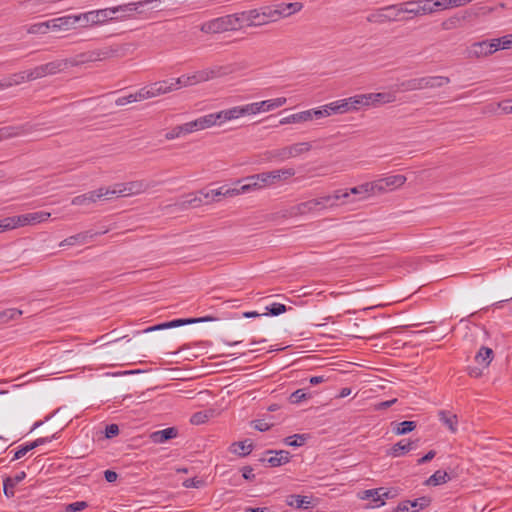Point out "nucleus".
Returning <instances> with one entry per match:
<instances>
[{"label":"nucleus","instance_id":"72a5a7b5","mask_svg":"<svg viewBox=\"0 0 512 512\" xmlns=\"http://www.w3.org/2000/svg\"><path fill=\"white\" fill-rule=\"evenodd\" d=\"M236 195H238L237 184L233 188H228L226 186H222L218 189H211V199L213 201H218L220 196L233 197Z\"/></svg>","mask_w":512,"mask_h":512},{"label":"nucleus","instance_id":"c9c22d12","mask_svg":"<svg viewBox=\"0 0 512 512\" xmlns=\"http://www.w3.org/2000/svg\"><path fill=\"white\" fill-rule=\"evenodd\" d=\"M289 150L290 158L297 157L303 153H306L312 149V145L309 142H300L287 146Z\"/></svg>","mask_w":512,"mask_h":512},{"label":"nucleus","instance_id":"423d86ee","mask_svg":"<svg viewBox=\"0 0 512 512\" xmlns=\"http://www.w3.org/2000/svg\"><path fill=\"white\" fill-rule=\"evenodd\" d=\"M233 72H235V67L233 64L216 65L210 68L197 71L192 75H188V77L191 86L200 82H205L211 79L223 77Z\"/></svg>","mask_w":512,"mask_h":512},{"label":"nucleus","instance_id":"8fccbe9b","mask_svg":"<svg viewBox=\"0 0 512 512\" xmlns=\"http://www.w3.org/2000/svg\"><path fill=\"white\" fill-rule=\"evenodd\" d=\"M496 50L512 48V34L493 39Z\"/></svg>","mask_w":512,"mask_h":512},{"label":"nucleus","instance_id":"ea45409f","mask_svg":"<svg viewBox=\"0 0 512 512\" xmlns=\"http://www.w3.org/2000/svg\"><path fill=\"white\" fill-rule=\"evenodd\" d=\"M26 131L27 130L25 129V126H20V127L8 126V127L0 128V140H2L4 138H11V137L19 136V135L25 133Z\"/></svg>","mask_w":512,"mask_h":512},{"label":"nucleus","instance_id":"49530a36","mask_svg":"<svg viewBox=\"0 0 512 512\" xmlns=\"http://www.w3.org/2000/svg\"><path fill=\"white\" fill-rule=\"evenodd\" d=\"M431 504V498L427 496H422L414 500H409V505L411 507V512H417L421 509L428 507Z\"/></svg>","mask_w":512,"mask_h":512},{"label":"nucleus","instance_id":"f257e3e1","mask_svg":"<svg viewBox=\"0 0 512 512\" xmlns=\"http://www.w3.org/2000/svg\"><path fill=\"white\" fill-rule=\"evenodd\" d=\"M303 8L300 2L279 3L240 12L245 27H260L288 17Z\"/></svg>","mask_w":512,"mask_h":512},{"label":"nucleus","instance_id":"864d4df0","mask_svg":"<svg viewBox=\"0 0 512 512\" xmlns=\"http://www.w3.org/2000/svg\"><path fill=\"white\" fill-rule=\"evenodd\" d=\"M141 100H145V99H144V97H140V90H139L138 92H136L134 94H129L127 96L119 97L115 103L117 106H124L126 104L136 102V101H141Z\"/></svg>","mask_w":512,"mask_h":512},{"label":"nucleus","instance_id":"f704fd0d","mask_svg":"<svg viewBox=\"0 0 512 512\" xmlns=\"http://www.w3.org/2000/svg\"><path fill=\"white\" fill-rule=\"evenodd\" d=\"M310 112L301 111L299 113H295L292 115H289L287 117H284L280 120L281 125L290 124V123H301V122H307L309 121Z\"/></svg>","mask_w":512,"mask_h":512},{"label":"nucleus","instance_id":"774afa93","mask_svg":"<svg viewBox=\"0 0 512 512\" xmlns=\"http://www.w3.org/2000/svg\"><path fill=\"white\" fill-rule=\"evenodd\" d=\"M33 0H24L20 2V5L23 6L25 9L31 10L32 12H41L42 9L39 7L43 5L40 1L32 2Z\"/></svg>","mask_w":512,"mask_h":512},{"label":"nucleus","instance_id":"5701e85b","mask_svg":"<svg viewBox=\"0 0 512 512\" xmlns=\"http://www.w3.org/2000/svg\"><path fill=\"white\" fill-rule=\"evenodd\" d=\"M253 450V442L250 439H245L244 441L239 442H233L230 447L229 451L231 453L237 454L241 457H245L249 455Z\"/></svg>","mask_w":512,"mask_h":512},{"label":"nucleus","instance_id":"a18cd8bd","mask_svg":"<svg viewBox=\"0 0 512 512\" xmlns=\"http://www.w3.org/2000/svg\"><path fill=\"white\" fill-rule=\"evenodd\" d=\"M65 60L68 61V65L70 66H79L85 63L93 62L90 51L82 52L80 54H77L75 57Z\"/></svg>","mask_w":512,"mask_h":512},{"label":"nucleus","instance_id":"4d7b16f0","mask_svg":"<svg viewBox=\"0 0 512 512\" xmlns=\"http://www.w3.org/2000/svg\"><path fill=\"white\" fill-rule=\"evenodd\" d=\"M170 85L173 87V90H177L181 87L190 86L188 75H182L178 78L169 79Z\"/></svg>","mask_w":512,"mask_h":512},{"label":"nucleus","instance_id":"6e6552de","mask_svg":"<svg viewBox=\"0 0 512 512\" xmlns=\"http://www.w3.org/2000/svg\"><path fill=\"white\" fill-rule=\"evenodd\" d=\"M392 5H388L385 7H382L375 12L369 14L366 17V20L370 23H378L383 24L385 22H391V21H408L410 20L409 17H401V13H398V11L395 10H389L388 8H391Z\"/></svg>","mask_w":512,"mask_h":512},{"label":"nucleus","instance_id":"9d476101","mask_svg":"<svg viewBox=\"0 0 512 512\" xmlns=\"http://www.w3.org/2000/svg\"><path fill=\"white\" fill-rule=\"evenodd\" d=\"M156 2L157 0H144L113 7L115 14L120 13V15L114 16V18L115 20H117L126 17H131L135 13H141L142 10H140V8L145 6H150V9H154L157 7L156 5H154Z\"/></svg>","mask_w":512,"mask_h":512},{"label":"nucleus","instance_id":"5fc2aeb1","mask_svg":"<svg viewBox=\"0 0 512 512\" xmlns=\"http://www.w3.org/2000/svg\"><path fill=\"white\" fill-rule=\"evenodd\" d=\"M49 21L36 23L28 28L29 34H45L50 30Z\"/></svg>","mask_w":512,"mask_h":512},{"label":"nucleus","instance_id":"6e6d98bb","mask_svg":"<svg viewBox=\"0 0 512 512\" xmlns=\"http://www.w3.org/2000/svg\"><path fill=\"white\" fill-rule=\"evenodd\" d=\"M200 120L202 130L210 128L214 125H217V120L215 117V113H210L198 118Z\"/></svg>","mask_w":512,"mask_h":512},{"label":"nucleus","instance_id":"13d9d810","mask_svg":"<svg viewBox=\"0 0 512 512\" xmlns=\"http://www.w3.org/2000/svg\"><path fill=\"white\" fill-rule=\"evenodd\" d=\"M308 398H310V395L305 393L304 389H298L290 395L289 401L292 404H298Z\"/></svg>","mask_w":512,"mask_h":512},{"label":"nucleus","instance_id":"0eeeda50","mask_svg":"<svg viewBox=\"0 0 512 512\" xmlns=\"http://www.w3.org/2000/svg\"><path fill=\"white\" fill-rule=\"evenodd\" d=\"M215 320H216V318L212 317V316H204V317H199V318H178V319H173L171 321L156 324L154 326H150V327L146 328L144 330V332L149 333V332L159 331V330H164V329L177 328V327L188 325V324L215 321Z\"/></svg>","mask_w":512,"mask_h":512},{"label":"nucleus","instance_id":"f8f14e48","mask_svg":"<svg viewBox=\"0 0 512 512\" xmlns=\"http://www.w3.org/2000/svg\"><path fill=\"white\" fill-rule=\"evenodd\" d=\"M123 45H112L90 51L92 61H103L109 58L122 57L126 53Z\"/></svg>","mask_w":512,"mask_h":512},{"label":"nucleus","instance_id":"58836bf2","mask_svg":"<svg viewBox=\"0 0 512 512\" xmlns=\"http://www.w3.org/2000/svg\"><path fill=\"white\" fill-rule=\"evenodd\" d=\"M261 187L271 186L279 182V175L273 171L258 173Z\"/></svg>","mask_w":512,"mask_h":512},{"label":"nucleus","instance_id":"412c9836","mask_svg":"<svg viewBox=\"0 0 512 512\" xmlns=\"http://www.w3.org/2000/svg\"><path fill=\"white\" fill-rule=\"evenodd\" d=\"M90 12L91 16L89 17L91 20V25H99L105 23L108 20H115V11L113 8L100 9Z\"/></svg>","mask_w":512,"mask_h":512},{"label":"nucleus","instance_id":"2f4dec72","mask_svg":"<svg viewBox=\"0 0 512 512\" xmlns=\"http://www.w3.org/2000/svg\"><path fill=\"white\" fill-rule=\"evenodd\" d=\"M413 448L412 441L400 440L396 444H394L390 449V454L393 457H399L409 452Z\"/></svg>","mask_w":512,"mask_h":512},{"label":"nucleus","instance_id":"9b49d317","mask_svg":"<svg viewBox=\"0 0 512 512\" xmlns=\"http://www.w3.org/2000/svg\"><path fill=\"white\" fill-rule=\"evenodd\" d=\"M154 186L155 184L153 182H148L146 180H135L127 183L117 184V187H119L118 192L122 196L138 195Z\"/></svg>","mask_w":512,"mask_h":512},{"label":"nucleus","instance_id":"680f3d73","mask_svg":"<svg viewBox=\"0 0 512 512\" xmlns=\"http://www.w3.org/2000/svg\"><path fill=\"white\" fill-rule=\"evenodd\" d=\"M100 190H102V199H106V200H109V199H112L114 197H118V196H122L121 194H119V187H117V184L114 185V187L112 189L110 188H100Z\"/></svg>","mask_w":512,"mask_h":512},{"label":"nucleus","instance_id":"4c0bfd02","mask_svg":"<svg viewBox=\"0 0 512 512\" xmlns=\"http://www.w3.org/2000/svg\"><path fill=\"white\" fill-rule=\"evenodd\" d=\"M286 102H287V99L285 97H279V98H275V99L261 101V102H259V105L261 107V110L263 112H266V111H271L276 108H279V107L285 105Z\"/></svg>","mask_w":512,"mask_h":512},{"label":"nucleus","instance_id":"0e129e2a","mask_svg":"<svg viewBox=\"0 0 512 512\" xmlns=\"http://www.w3.org/2000/svg\"><path fill=\"white\" fill-rule=\"evenodd\" d=\"M88 503L85 501H77L66 505L65 512H78L86 509Z\"/></svg>","mask_w":512,"mask_h":512},{"label":"nucleus","instance_id":"de8ad7c7","mask_svg":"<svg viewBox=\"0 0 512 512\" xmlns=\"http://www.w3.org/2000/svg\"><path fill=\"white\" fill-rule=\"evenodd\" d=\"M22 311L16 308H9L0 312V323H7L10 320L19 318Z\"/></svg>","mask_w":512,"mask_h":512},{"label":"nucleus","instance_id":"e2e57ef3","mask_svg":"<svg viewBox=\"0 0 512 512\" xmlns=\"http://www.w3.org/2000/svg\"><path fill=\"white\" fill-rule=\"evenodd\" d=\"M182 135H187L186 133H184V126H183V124L175 126L174 128H172L169 132L166 133L165 138L167 140H173V139L178 138V137H180Z\"/></svg>","mask_w":512,"mask_h":512},{"label":"nucleus","instance_id":"e433bc0d","mask_svg":"<svg viewBox=\"0 0 512 512\" xmlns=\"http://www.w3.org/2000/svg\"><path fill=\"white\" fill-rule=\"evenodd\" d=\"M266 156L268 160H276L279 162H283L290 159L289 150L287 146L268 151L266 153Z\"/></svg>","mask_w":512,"mask_h":512},{"label":"nucleus","instance_id":"a19ab883","mask_svg":"<svg viewBox=\"0 0 512 512\" xmlns=\"http://www.w3.org/2000/svg\"><path fill=\"white\" fill-rule=\"evenodd\" d=\"M8 82H11V87L14 85H19L25 81L34 80L33 76H30V70L21 71L18 73H14L11 76L7 77Z\"/></svg>","mask_w":512,"mask_h":512},{"label":"nucleus","instance_id":"bf43d9fd","mask_svg":"<svg viewBox=\"0 0 512 512\" xmlns=\"http://www.w3.org/2000/svg\"><path fill=\"white\" fill-rule=\"evenodd\" d=\"M349 100L352 105L353 111H357L361 107L367 106V102H366V98H364V94H359V95L349 97Z\"/></svg>","mask_w":512,"mask_h":512},{"label":"nucleus","instance_id":"aec40b11","mask_svg":"<svg viewBox=\"0 0 512 512\" xmlns=\"http://www.w3.org/2000/svg\"><path fill=\"white\" fill-rule=\"evenodd\" d=\"M106 231L104 232H92V231H84V232H80L78 234H75V235H72L66 239H64L61 243H60V246H73L77 243H86L88 242L89 240L93 239L95 236L97 235H100V234H104Z\"/></svg>","mask_w":512,"mask_h":512},{"label":"nucleus","instance_id":"a878e982","mask_svg":"<svg viewBox=\"0 0 512 512\" xmlns=\"http://www.w3.org/2000/svg\"><path fill=\"white\" fill-rule=\"evenodd\" d=\"M439 420L452 432L455 433L457 431L458 419L457 415L451 413L450 411L440 410L438 412Z\"/></svg>","mask_w":512,"mask_h":512},{"label":"nucleus","instance_id":"2eb2a0df","mask_svg":"<svg viewBox=\"0 0 512 512\" xmlns=\"http://www.w3.org/2000/svg\"><path fill=\"white\" fill-rule=\"evenodd\" d=\"M388 9L398 11V13H401V15H411L408 16L410 19H412L414 16H423L420 0H410L399 4H392V7Z\"/></svg>","mask_w":512,"mask_h":512},{"label":"nucleus","instance_id":"a211bd4d","mask_svg":"<svg viewBox=\"0 0 512 512\" xmlns=\"http://www.w3.org/2000/svg\"><path fill=\"white\" fill-rule=\"evenodd\" d=\"M261 188L258 174L247 176L237 183L238 195L259 190Z\"/></svg>","mask_w":512,"mask_h":512},{"label":"nucleus","instance_id":"b1692460","mask_svg":"<svg viewBox=\"0 0 512 512\" xmlns=\"http://www.w3.org/2000/svg\"><path fill=\"white\" fill-rule=\"evenodd\" d=\"M177 434H178L177 428L168 427L166 429L153 432L150 437L154 443L161 444V443L167 442L170 439L175 438L177 436Z\"/></svg>","mask_w":512,"mask_h":512},{"label":"nucleus","instance_id":"1a4fd4ad","mask_svg":"<svg viewBox=\"0 0 512 512\" xmlns=\"http://www.w3.org/2000/svg\"><path fill=\"white\" fill-rule=\"evenodd\" d=\"M67 67L68 61H66L65 59L55 60L31 69L30 76H33L34 80H36L47 75H54L58 72L63 71Z\"/></svg>","mask_w":512,"mask_h":512},{"label":"nucleus","instance_id":"cd10ccee","mask_svg":"<svg viewBox=\"0 0 512 512\" xmlns=\"http://www.w3.org/2000/svg\"><path fill=\"white\" fill-rule=\"evenodd\" d=\"M286 503L288 506L296 509H308L310 508L311 501L307 496L292 494L287 496Z\"/></svg>","mask_w":512,"mask_h":512},{"label":"nucleus","instance_id":"393cba45","mask_svg":"<svg viewBox=\"0 0 512 512\" xmlns=\"http://www.w3.org/2000/svg\"><path fill=\"white\" fill-rule=\"evenodd\" d=\"M344 192L349 193L350 195H359V199H364L371 194H373L376 190V187L374 186V182L371 183H365L356 187L351 188L350 190H343Z\"/></svg>","mask_w":512,"mask_h":512},{"label":"nucleus","instance_id":"6ab92c4d","mask_svg":"<svg viewBox=\"0 0 512 512\" xmlns=\"http://www.w3.org/2000/svg\"><path fill=\"white\" fill-rule=\"evenodd\" d=\"M53 438H55V435H53L51 437H41V438H38L30 443H27V444L19 447L18 450L15 451L12 461L22 458L29 451L50 442Z\"/></svg>","mask_w":512,"mask_h":512},{"label":"nucleus","instance_id":"20e7f679","mask_svg":"<svg viewBox=\"0 0 512 512\" xmlns=\"http://www.w3.org/2000/svg\"><path fill=\"white\" fill-rule=\"evenodd\" d=\"M245 27L240 13H234L212 19L201 26L204 33H222L236 31Z\"/></svg>","mask_w":512,"mask_h":512},{"label":"nucleus","instance_id":"c85d7f7f","mask_svg":"<svg viewBox=\"0 0 512 512\" xmlns=\"http://www.w3.org/2000/svg\"><path fill=\"white\" fill-rule=\"evenodd\" d=\"M26 478V473L21 471L17 473L14 477H6L3 481V491L4 494L10 498L14 496V491L8 492V486L14 488L18 483L23 481Z\"/></svg>","mask_w":512,"mask_h":512},{"label":"nucleus","instance_id":"69168bd1","mask_svg":"<svg viewBox=\"0 0 512 512\" xmlns=\"http://www.w3.org/2000/svg\"><path fill=\"white\" fill-rule=\"evenodd\" d=\"M242 107L243 116L262 112L259 102L250 103Z\"/></svg>","mask_w":512,"mask_h":512},{"label":"nucleus","instance_id":"ddd939ff","mask_svg":"<svg viewBox=\"0 0 512 512\" xmlns=\"http://www.w3.org/2000/svg\"><path fill=\"white\" fill-rule=\"evenodd\" d=\"M173 91L169 80L157 81L140 89V97L144 99L156 97Z\"/></svg>","mask_w":512,"mask_h":512},{"label":"nucleus","instance_id":"f03ea898","mask_svg":"<svg viewBox=\"0 0 512 512\" xmlns=\"http://www.w3.org/2000/svg\"><path fill=\"white\" fill-rule=\"evenodd\" d=\"M347 198H349V193L344 192L343 189L335 190L331 195H325L292 206L289 214L290 216H300L308 213L319 212L326 208L337 206V201L339 200L346 202Z\"/></svg>","mask_w":512,"mask_h":512},{"label":"nucleus","instance_id":"37998d69","mask_svg":"<svg viewBox=\"0 0 512 512\" xmlns=\"http://www.w3.org/2000/svg\"><path fill=\"white\" fill-rule=\"evenodd\" d=\"M309 438L308 434H294L286 437L283 442L291 447H300L305 444Z\"/></svg>","mask_w":512,"mask_h":512},{"label":"nucleus","instance_id":"052dcab7","mask_svg":"<svg viewBox=\"0 0 512 512\" xmlns=\"http://www.w3.org/2000/svg\"><path fill=\"white\" fill-rule=\"evenodd\" d=\"M91 12L81 13L79 15H72V19H75V26L79 24L81 27H87L91 25L90 17Z\"/></svg>","mask_w":512,"mask_h":512},{"label":"nucleus","instance_id":"c756f323","mask_svg":"<svg viewBox=\"0 0 512 512\" xmlns=\"http://www.w3.org/2000/svg\"><path fill=\"white\" fill-rule=\"evenodd\" d=\"M494 352L491 348L482 346L475 355V361L482 364L484 368L488 367L493 360Z\"/></svg>","mask_w":512,"mask_h":512},{"label":"nucleus","instance_id":"4468645a","mask_svg":"<svg viewBox=\"0 0 512 512\" xmlns=\"http://www.w3.org/2000/svg\"><path fill=\"white\" fill-rule=\"evenodd\" d=\"M493 39L476 42L471 45L468 50V57L481 58L486 57L496 52Z\"/></svg>","mask_w":512,"mask_h":512},{"label":"nucleus","instance_id":"603ef678","mask_svg":"<svg viewBox=\"0 0 512 512\" xmlns=\"http://www.w3.org/2000/svg\"><path fill=\"white\" fill-rule=\"evenodd\" d=\"M374 101L377 104L392 103L395 101L396 96L390 92H379L374 94Z\"/></svg>","mask_w":512,"mask_h":512},{"label":"nucleus","instance_id":"338daca9","mask_svg":"<svg viewBox=\"0 0 512 512\" xmlns=\"http://www.w3.org/2000/svg\"><path fill=\"white\" fill-rule=\"evenodd\" d=\"M183 126H184V133H186V134H190L194 131L202 130L200 120L198 118L193 121L184 123Z\"/></svg>","mask_w":512,"mask_h":512},{"label":"nucleus","instance_id":"7c9ffc66","mask_svg":"<svg viewBox=\"0 0 512 512\" xmlns=\"http://www.w3.org/2000/svg\"><path fill=\"white\" fill-rule=\"evenodd\" d=\"M450 480V476L446 471L437 470L427 480L424 485L426 486H438L447 483Z\"/></svg>","mask_w":512,"mask_h":512},{"label":"nucleus","instance_id":"4be33fe9","mask_svg":"<svg viewBox=\"0 0 512 512\" xmlns=\"http://www.w3.org/2000/svg\"><path fill=\"white\" fill-rule=\"evenodd\" d=\"M48 21L50 24V30L52 31L68 30L75 27V19H72V15L58 17Z\"/></svg>","mask_w":512,"mask_h":512},{"label":"nucleus","instance_id":"39448f33","mask_svg":"<svg viewBox=\"0 0 512 512\" xmlns=\"http://www.w3.org/2000/svg\"><path fill=\"white\" fill-rule=\"evenodd\" d=\"M50 217L49 212L39 211L22 215L6 217L0 220L1 232L12 230L26 225H33L44 222Z\"/></svg>","mask_w":512,"mask_h":512},{"label":"nucleus","instance_id":"09e8293b","mask_svg":"<svg viewBox=\"0 0 512 512\" xmlns=\"http://www.w3.org/2000/svg\"><path fill=\"white\" fill-rule=\"evenodd\" d=\"M266 313H263V315H271V316H278L287 311V307L284 304L281 303H272L268 306H266Z\"/></svg>","mask_w":512,"mask_h":512},{"label":"nucleus","instance_id":"c03bdc74","mask_svg":"<svg viewBox=\"0 0 512 512\" xmlns=\"http://www.w3.org/2000/svg\"><path fill=\"white\" fill-rule=\"evenodd\" d=\"M416 426L417 424L415 421H402L396 423V427L393 428V432L396 435H404L413 431L416 428Z\"/></svg>","mask_w":512,"mask_h":512},{"label":"nucleus","instance_id":"f3484780","mask_svg":"<svg viewBox=\"0 0 512 512\" xmlns=\"http://www.w3.org/2000/svg\"><path fill=\"white\" fill-rule=\"evenodd\" d=\"M406 182V177L401 174L387 176L374 182L376 190L381 192L386 188H398Z\"/></svg>","mask_w":512,"mask_h":512},{"label":"nucleus","instance_id":"bb28decb","mask_svg":"<svg viewBox=\"0 0 512 512\" xmlns=\"http://www.w3.org/2000/svg\"><path fill=\"white\" fill-rule=\"evenodd\" d=\"M363 494L362 499H371L372 502L375 503L380 502V504H377L376 506L384 505V498L389 497V492L384 491L383 488L365 490Z\"/></svg>","mask_w":512,"mask_h":512},{"label":"nucleus","instance_id":"7ed1b4c3","mask_svg":"<svg viewBox=\"0 0 512 512\" xmlns=\"http://www.w3.org/2000/svg\"><path fill=\"white\" fill-rule=\"evenodd\" d=\"M450 83V78L446 76H424L404 80L395 85L397 92H410L423 89L441 88Z\"/></svg>","mask_w":512,"mask_h":512},{"label":"nucleus","instance_id":"79ce46f5","mask_svg":"<svg viewBox=\"0 0 512 512\" xmlns=\"http://www.w3.org/2000/svg\"><path fill=\"white\" fill-rule=\"evenodd\" d=\"M214 414V411L213 410H204V411H199V412H196L194 413L191 418H190V422L193 424V425H201V424H204L206 423L210 417H212Z\"/></svg>","mask_w":512,"mask_h":512},{"label":"nucleus","instance_id":"dca6fc26","mask_svg":"<svg viewBox=\"0 0 512 512\" xmlns=\"http://www.w3.org/2000/svg\"><path fill=\"white\" fill-rule=\"evenodd\" d=\"M266 455L274 454L269 458H261L259 461L267 463L270 467H279L288 463L291 459V454L286 450H267Z\"/></svg>","mask_w":512,"mask_h":512},{"label":"nucleus","instance_id":"473e14b6","mask_svg":"<svg viewBox=\"0 0 512 512\" xmlns=\"http://www.w3.org/2000/svg\"><path fill=\"white\" fill-rule=\"evenodd\" d=\"M470 15L469 11H465L461 15H454L442 22L441 26L444 30H451L457 28L460 23Z\"/></svg>","mask_w":512,"mask_h":512},{"label":"nucleus","instance_id":"3c124183","mask_svg":"<svg viewBox=\"0 0 512 512\" xmlns=\"http://www.w3.org/2000/svg\"><path fill=\"white\" fill-rule=\"evenodd\" d=\"M202 203H203L202 197H199V196H196V195L193 196V195L190 194V195L187 196V199H185L184 201H182L179 204V207L181 209H187L188 207H198Z\"/></svg>","mask_w":512,"mask_h":512}]
</instances>
